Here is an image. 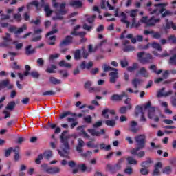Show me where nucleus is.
Returning <instances> with one entry per match:
<instances>
[{"label": "nucleus", "instance_id": "1", "mask_svg": "<svg viewBox=\"0 0 176 176\" xmlns=\"http://www.w3.org/2000/svg\"><path fill=\"white\" fill-rule=\"evenodd\" d=\"M135 141L137 144V147L130 151L131 155L138 156L139 159H142L145 157V151H141L144 149L146 145V135L142 134L135 136ZM138 151H141L138 153Z\"/></svg>", "mask_w": 176, "mask_h": 176}, {"label": "nucleus", "instance_id": "2", "mask_svg": "<svg viewBox=\"0 0 176 176\" xmlns=\"http://www.w3.org/2000/svg\"><path fill=\"white\" fill-rule=\"evenodd\" d=\"M67 133L68 131L65 130L62 132L60 136L61 149L63 153H65V155H69V151H71V146H69V140H71V143L74 144V143L75 142L74 140H76V138H78V136L76 135H69L65 136V134ZM72 137L74 139H72Z\"/></svg>", "mask_w": 176, "mask_h": 176}, {"label": "nucleus", "instance_id": "3", "mask_svg": "<svg viewBox=\"0 0 176 176\" xmlns=\"http://www.w3.org/2000/svg\"><path fill=\"white\" fill-rule=\"evenodd\" d=\"M154 6L155 8H161L160 9V10H159V8H155L154 10H152V8H148V12L150 14H156L157 16H159V14H162L161 17L162 19H164V17H167V16L174 15V12L170 10H166L165 7L167 6V3H157V4H155Z\"/></svg>", "mask_w": 176, "mask_h": 176}, {"label": "nucleus", "instance_id": "4", "mask_svg": "<svg viewBox=\"0 0 176 176\" xmlns=\"http://www.w3.org/2000/svg\"><path fill=\"white\" fill-rule=\"evenodd\" d=\"M104 72H108V71H114L109 73V82L110 83H116V80L119 78V73L118 72V69L113 68L111 66L104 64L103 65Z\"/></svg>", "mask_w": 176, "mask_h": 176}, {"label": "nucleus", "instance_id": "5", "mask_svg": "<svg viewBox=\"0 0 176 176\" xmlns=\"http://www.w3.org/2000/svg\"><path fill=\"white\" fill-rule=\"evenodd\" d=\"M74 43V37L71 35H67L65 36L59 44V47L60 49V53H67L68 52V48H64V46H69Z\"/></svg>", "mask_w": 176, "mask_h": 176}, {"label": "nucleus", "instance_id": "6", "mask_svg": "<svg viewBox=\"0 0 176 176\" xmlns=\"http://www.w3.org/2000/svg\"><path fill=\"white\" fill-rule=\"evenodd\" d=\"M145 52H140L138 53V60L141 64H149L152 63V60H153V57L151 54H146L145 56H144Z\"/></svg>", "mask_w": 176, "mask_h": 176}, {"label": "nucleus", "instance_id": "7", "mask_svg": "<svg viewBox=\"0 0 176 176\" xmlns=\"http://www.w3.org/2000/svg\"><path fill=\"white\" fill-rule=\"evenodd\" d=\"M53 156V151L52 150H47L43 154L38 155V157L35 160L36 164H41V160H43V157L47 160H50V157Z\"/></svg>", "mask_w": 176, "mask_h": 176}, {"label": "nucleus", "instance_id": "8", "mask_svg": "<svg viewBox=\"0 0 176 176\" xmlns=\"http://www.w3.org/2000/svg\"><path fill=\"white\" fill-rule=\"evenodd\" d=\"M24 30H27V25H23V27L17 29L16 26H10L8 29L9 32L14 33V35H17V34H21V32H24Z\"/></svg>", "mask_w": 176, "mask_h": 176}, {"label": "nucleus", "instance_id": "9", "mask_svg": "<svg viewBox=\"0 0 176 176\" xmlns=\"http://www.w3.org/2000/svg\"><path fill=\"white\" fill-rule=\"evenodd\" d=\"M106 168L110 174H116L119 170L121 169L120 168V166L116 164L114 165H112V164H107L106 165Z\"/></svg>", "mask_w": 176, "mask_h": 176}, {"label": "nucleus", "instance_id": "10", "mask_svg": "<svg viewBox=\"0 0 176 176\" xmlns=\"http://www.w3.org/2000/svg\"><path fill=\"white\" fill-rule=\"evenodd\" d=\"M129 43H130V41L129 40H124L122 41V45L124 46L122 49L123 52H134V50H135V47H134V46L133 45H129Z\"/></svg>", "mask_w": 176, "mask_h": 176}, {"label": "nucleus", "instance_id": "11", "mask_svg": "<svg viewBox=\"0 0 176 176\" xmlns=\"http://www.w3.org/2000/svg\"><path fill=\"white\" fill-rule=\"evenodd\" d=\"M6 87H7L8 90H12V89H13V85L10 84L9 79L3 80L0 82V90L6 89Z\"/></svg>", "mask_w": 176, "mask_h": 176}, {"label": "nucleus", "instance_id": "12", "mask_svg": "<svg viewBox=\"0 0 176 176\" xmlns=\"http://www.w3.org/2000/svg\"><path fill=\"white\" fill-rule=\"evenodd\" d=\"M123 97H129L126 92L122 91L120 95L113 94L112 95L111 100V101H122L123 100Z\"/></svg>", "mask_w": 176, "mask_h": 176}, {"label": "nucleus", "instance_id": "13", "mask_svg": "<svg viewBox=\"0 0 176 176\" xmlns=\"http://www.w3.org/2000/svg\"><path fill=\"white\" fill-rule=\"evenodd\" d=\"M88 132L91 133L92 137H100V135L105 134V129H102L100 131H96L94 129H88Z\"/></svg>", "mask_w": 176, "mask_h": 176}, {"label": "nucleus", "instance_id": "14", "mask_svg": "<svg viewBox=\"0 0 176 176\" xmlns=\"http://www.w3.org/2000/svg\"><path fill=\"white\" fill-rule=\"evenodd\" d=\"M156 23H160V19H155V16H153L148 19L146 27H155Z\"/></svg>", "mask_w": 176, "mask_h": 176}, {"label": "nucleus", "instance_id": "15", "mask_svg": "<svg viewBox=\"0 0 176 176\" xmlns=\"http://www.w3.org/2000/svg\"><path fill=\"white\" fill-rule=\"evenodd\" d=\"M162 167H163V164H162V162H157L155 166V169L153 171L152 175H160V170L159 168H162Z\"/></svg>", "mask_w": 176, "mask_h": 176}, {"label": "nucleus", "instance_id": "16", "mask_svg": "<svg viewBox=\"0 0 176 176\" xmlns=\"http://www.w3.org/2000/svg\"><path fill=\"white\" fill-rule=\"evenodd\" d=\"M69 5L72 8H74V9H80L83 6V2L80 1H73L69 3Z\"/></svg>", "mask_w": 176, "mask_h": 176}, {"label": "nucleus", "instance_id": "17", "mask_svg": "<svg viewBox=\"0 0 176 176\" xmlns=\"http://www.w3.org/2000/svg\"><path fill=\"white\" fill-rule=\"evenodd\" d=\"M60 171H61V169H60L57 166H54V167L50 166V168L48 169H47V173L51 174V175L58 174V173H60Z\"/></svg>", "mask_w": 176, "mask_h": 176}, {"label": "nucleus", "instance_id": "18", "mask_svg": "<svg viewBox=\"0 0 176 176\" xmlns=\"http://www.w3.org/2000/svg\"><path fill=\"white\" fill-rule=\"evenodd\" d=\"M138 74H140V75H142V76H143L144 78H149V73L148 72L146 69H145V67H141L138 71Z\"/></svg>", "mask_w": 176, "mask_h": 176}, {"label": "nucleus", "instance_id": "19", "mask_svg": "<svg viewBox=\"0 0 176 176\" xmlns=\"http://www.w3.org/2000/svg\"><path fill=\"white\" fill-rule=\"evenodd\" d=\"M44 12L46 14V17H50L52 14H53V10L50 9V6H49V3H47L44 8Z\"/></svg>", "mask_w": 176, "mask_h": 176}, {"label": "nucleus", "instance_id": "20", "mask_svg": "<svg viewBox=\"0 0 176 176\" xmlns=\"http://www.w3.org/2000/svg\"><path fill=\"white\" fill-rule=\"evenodd\" d=\"M152 163H153V162L151 160V158H148V160L144 161L141 163V167L144 168H149Z\"/></svg>", "mask_w": 176, "mask_h": 176}, {"label": "nucleus", "instance_id": "21", "mask_svg": "<svg viewBox=\"0 0 176 176\" xmlns=\"http://www.w3.org/2000/svg\"><path fill=\"white\" fill-rule=\"evenodd\" d=\"M138 126V123H137V122L135 121H131V124H130V131L132 133H137L138 131V129L137 128H135V126Z\"/></svg>", "mask_w": 176, "mask_h": 176}, {"label": "nucleus", "instance_id": "22", "mask_svg": "<svg viewBox=\"0 0 176 176\" xmlns=\"http://www.w3.org/2000/svg\"><path fill=\"white\" fill-rule=\"evenodd\" d=\"M149 69L152 71L154 74H156L157 75H160L162 72H163L162 69H159L157 71V67H156V65H152L149 67Z\"/></svg>", "mask_w": 176, "mask_h": 176}, {"label": "nucleus", "instance_id": "23", "mask_svg": "<svg viewBox=\"0 0 176 176\" xmlns=\"http://www.w3.org/2000/svg\"><path fill=\"white\" fill-rule=\"evenodd\" d=\"M74 60H78L82 58V51L79 49L76 50L74 54Z\"/></svg>", "mask_w": 176, "mask_h": 176}, {"label": "nucleus", "instance_id": "24", "mask_svg": "<svg viewBox=\"0 0 176 176\" xmlns=\"http://www.w3.org/2000/svg\"><path fill=\"white\" fill-rule=\"evenodd\" d=\"M140 113H144V108L140 105H137L135 107V116L138 117Z\"/></svg>", "mask_w": 176, "mask_h": 176}, {"label": "nucleus", "instance_id": "25", "mask_svg": "<svg viewBox=\"0 0 176 176\" xmlns=\"http://www.w3.org/2000/svg\"><path fill=\"white\" fill-rule=\"evenodd\" d=\"M58 32V30H57V24L55 23L52 26V30L50 31L48 33L46 34V37L50 36V35H54V34H57Z\"/></svg>", "mask_w": 176, "mask_h": 176}, {"label": "nucleus", "instance_id": "26", "mask_svg": "<svg viewBox=\"0 0 176 176\" xmlns=\"http://www.w3.org/2000/svg\"><path fill=\"white\" fill-rule=\"evenodd\" d=\"M32 45H29L25 47V55L30 56V54H34L35 53V49L31 50Z\"/></svg>", "mask_w": 176, "mask_h": 176}, {"label": "nucleus", "instance_id": "27", "mask_svg": "<svg viewBox=\"0 0 176 176\" xmlns=\"http://www.w3.org/2000/svg\"><path fill=\"white\" fill-rule=\"evenodd\" d=\"M172 173H173V169L170 166H166L162 169V174L170 175Z\"/></svg>", "mask_w": 176, "mask_h": 176}, {"label": "nucleus", "instance_id": "28", "mask_svg": "<svg viewBox=\"0 0 176 176\" xmlns=\"http://www.w3.org/2000/svg\"><path fill=\"white\" fill-rule=\"evenodd\" d=\"M0 20L1 21H5V20H9L10 19V15L8 14H5V13H3V10H0Z\"/></svg>", "mask_w": 176, "mask_h": 176}, {"label": "nucleus", "instance_id": "29", "mask_svg": "<svg viewBox=\"0 0 176 176\" xmlns=\"http://www.w3.org/2000/svg\"><path fill=\"white\" fill-rule=\"evenodd\" d=\"M59 67H65V68H72V65L67 63V61L62 60L58 63Z\"/></svg>", "mask_w": 176, "mask_h": 176}, {"label": "nucleus", "instance_id": "30", "mask_svg": "<svg viewBox=\"0 0 176 176\" xmlns=\"http://www.w3.org/2000/svg\"><path fill=\"white\" fill-rule=\"evenodd\" d=\"M165 89L164 87L162 88L157 94V98H160V97H164V96H168L169 94H171V91L167 92L164 94L163 91H164Z\"/></svg>", "mask_w": 176, "mask_h": 176}, {"label": "nucleus", "instance_id": "31", "mask_svg": "<svg viewBox=\"0 0 176 176\" xmlns=\"http://www.w3.org/2000/svg\"><path fill=\"white\" fill-rule=\"evenodd\" d=\"M50 82L52 85H60L61 84V80L57 79L56 77H50Z\"/></svg>", "mask_w": 176, "mask_h": 176}, {"label": "nucleus", "instance_id": "32", "mask_svg": "<svg viewBox=\"0 0 176 176\" xmlns=\"http://www.w3.org/2000/svg\"><path fill=\"white\" fill-rule=\"evenodd\" d=\"M14 107H16V102L11 101L7 104L6 109H8V111H13L14 109Z\"/></svg>", "mask_w": 176, "mask_h": 176}, {"label": "nucleus", "instance_id": "33", "mask_svg": "<svg viewBox=\"0 0 176 176\" xmlns=\"http://www.w3.org/2000/svg\"><path fill=\"white\" fill-rule=\"evenodd\" d=\"M76 120H75L74 118H67V122H69V123H71V122H73V123L71 124L70 126V129H75L76 126H78V121H76Z\"/></svg>", "mask_w": 176, "mask_h": 176}, {"label": "nucleus", "instance_id": "34", "mask_svg": "<svg viewBox=\"0 0 176 176\" xmlns=\"http://www.w3.org/2000/svg\"><path fill=\"white\" fill-rule=\"evenodd\" d=\"M134 89H138V85H141V80L138 78H134L131 82Z\"/></svg>", "mask_w": 176, "mask_h": 176}, {"label": "nucleus", "instance_id": "35", "mask_svg": "<svg viewBox=\"0 0 176 176\" xmlns=\"http://www.w3.org/2000/svg\"><path fill=\"white\" fill-rule=\"evenodd\" d=\"M30 75L32 76V78H34V79H39V77L41 76V74L38 72L36 70H33L30 73Z\"/></svg>", "mask_w": 176, "mask_h": 176}, {"label": "nucleus", "instance_id": "36", "mask_svg": "<svg viewBox=\"0 0 176 176\" xmlns=\"http://www.w3.org/2000/svg\"><path fill=\"white\" fill-rule=\"evenodd\" d=\"M155 111H156V109L155 107H151L148 109V119L153 118V116H155Z\"/></svg>", "mask_w": 176, "mask_h": 176}, {"label": "nucleus", "instance_id": "37", "mask_svg": "<svg viewBox=\"0 0 176 176\" xmlns=\"http://www.w3.org/2000/svg\"><path fill=\"white\" fill-rule=\"evenodd\" d=\"M54 69H57V66L52 65L51 67H47L45 71L47 74H54L56 72Z\"/></svg>", "mask_w": 176, "mask_h": 176}, {"label": "nucleus", "instance_id": "38", "mask_svg": "<svg viewBox=\"0 0 176 176\" xmlns=\"http://www.w3.org/2000/svg\"><path fill=\"white\" fill-rule=\"evenodd\" d=\"M69 115H72V116H76V113H72L71 111H65L60 116L59 119H64V118H67V116H69Z\"/></svg>", "mask_w": 176, "mask_h": 176}, {"label": "nucleus", "instance_id": "39", "mask_svg": "<svg viewBox=\"0 0 176 176\" xmlns=\"http://www.w3.org/2000/svg\"><path fill=\"white\" fill-rule=\"evenodd\" d=\"M135 69H138V63H134L133 66H129L127 67V71L129 72H133V71H135Z\"/></svg>", "mask_w": 176, "mask_h": 176}, {"label": "nucleus", "instance_id": "40", "mask_svg": "<svg viewBox=\"0 0 176 176\" xmlns=\"http://www.w3.org/2000/svg\"><path fill=\"white\" fill-rule=\"evenodd\" d=\"M99 148L101 151H111V145L106 146L104 143H101L99 145Z\"/></svg>", "mask_w": 176, "mask_h": 176}, {"label": "nucleus", "instance_id": "41", "mask_svg": "<svg viewBox=\"0 0 176 176\" xmlns=\"http://www.w3.org/2000/svg\"><path fill=\"white\" fill-rule=\"evenodd\" d=\"M168 64H170V65H173V66L176 65V54L172 56L169 58Z\"/></svg>", "mask_w": 176, "mask_h": 176}, {"label": "nucleus", "instance_id": "42", "mask_svg": "<svg viewBox=\"0 0 176 176\" xmlns=\"http://www.w3.org/2000/svg\"><path fill=\"white\" fill-rule=\"evenodd\" d=\"M77 168L78 170H80V171H82V173H86L87 166H86V164H81L77 165Z\"/></svg>", "mask_w": 176, "mask_h": 176}, {"label": "nucleus", "instance_id": "43", "mask_svg": "<svg viewBox=\"0 0 176 176\" xmlns=\"http://www.w3.org/2000/svg\"><path fill=\"white\" fill-rule=\"evenodd\" d=\"M151 46L153 49H156V50H158V52H162V45H160V44L157 43H153L151 44Z\"/></svg>", "mask_w": 176, "mask_h": 176}, {"label": "nucleus", "instance_id": "44", "mask_svg": "<svg viewBox=\"0 0 176 176\" xmlns=\"http://www.w3.org/2000/svg\"><path fill=\"white\" fill-rule=\"evenodd\" d=\"M126 162L129 164H137V160H134V158L131 156H129L126 158Z\"/></svg>", "mask_w": 176, "mask_h": 176}, {"label": "nucleus", "instance_id": "45", "mask_svg": "<svg viewBox=\"0 0 176 176\" xmlns=\"http://www.w3.org/2000/svg\"><path fill=\"white\" fill-rule=\"evenodd\" d=\"M105 124L107 126H109V127H113V126L116 124V122L115 121V120H107L105 121Z\"/></svg>", "mask_w": 176, "mask_h": 176}, {"label": "nucleus", "instance_id": "46", "mask_svg": "<svg viewBox=\"0 0 176 176\" xmlns=\"http://www.w3.org/2000/svg\"><path fill=\"white\" fill-rule=\"evenodd\" d=\"M127 109H129L126 106L121 107L119 109V113L121 115H126V113H127Z\"/></svg>", "mask_w": 176, "mask_h": 176}, {"label": "nucleus", "instance_id": "47", "mask_svg": "<svg viewBox=\"0 0 176 176\" xmlns=\"http://www.w3.org/2000/svg\"><path fill=\"white\" fill-rule=\"evenodd\" d=\"M12 152H13V147H10L8 149H6L4 153V156L6 157H9L10 156Z\"/></svg>", "mask_w": 176, "mask_h": 176}, {"label": "nucleus", "instance_id": "48", "mask_svg": "<svg viewBox=\"0 0 176 176\" xmlns=\"http://www.w3.org/2000/svg\"><path fill=\"white\" fill-rule=\"evenodd\" d=\"M64 16L61 15L60 13L56 12V16L52 17V20L56 21V20H63Z\"/></svg>", "mask_w": 176, "mask_h": 176}, {"label": "nucleus", "instance_id": "49", "mask_svg": "<svg viewBox=\"0 0 176 176\" xmlns=\"http://www.w3.org/2000/svg\"><path fill=\"white\" fill-rule=\"evenodd\" d=\"M109 112V109H104L102 112V116H104L105 119H109V115H108Z\"/></svg>", "mask_w": 176, "mask_h": 176}, {"label": "nucleus", "instance_id": "50", "mask_svg": "<svg viewBox=\"0 0 176 176\" xmlns=\"http://www.w3.org/2000/svg\"><path fill=\"white\" fill-rule=\"evenodd\" d=\"M86 145L88 148H98V145L94 144L93 141L87 142Z\"/></svg>", "mask_w": 176, "mask_h": 176}, {"label": "nucleus", "instance_id": "51", "mask_svg": "<svg viewBox=\"0 0 176 176\" xmlns=\"http://www.w3.org/2000/svg\"><path fill=\"white\" fill-rule=\"evenodd\" d=\"M140 174H142V175H148V174H149V169L147 168H142L140 169Z\"/></svg>", "mask_w": 176, "mask_h": 176}, {"label": "nucleus", "instance_id": "52", "mask_svg": "<svg viewBox=\"0 0 176 176\" xmlns=\"http://www.w3.org/2000/svg\"><path fill=\"white\" fill-rule=\"evenodd\" d=\"M166 24L164 26L165 30H170L171 28V25L173 24V21H168V19H166Z\"/></svg>", "mask_w": 176, "mask_h": 176}, {"label": "nucleus", "instance_id": "53", "mask_svg": "<svg viewBox=\"0 0 176 176\" xmlns=\"http://www.w3.org/2000/svg\"><path fill=\"white\" fill-rule=\"evenodd\" d=\"M152 38H153L154 39H160V38H162V34L158 32H153L152 34Z\"/></svg>", "mask_w": 176, "mask_h": 176}, {"label": "nucleus", "instance_id": "54", "mask_svg": "<svg viewBox=\"0 0 176 176\" xmlns=\"http://www.w3.org/2000/svg\"><path fill=\"white\" fill-rule=\"evenodd\" d=\"M25 71L24 72V75L25 76H28V75H30V71H31V67L28 65H26L25 66Z\"/></svg>", "mask_w": 176, "mask_h": 176}, {"label": "nucleus", "instance_id": "55", "mask_svg": "<svg viewBox=\"0 0 176 176\" xmlns=\"http://www.w3.org/2000/svg\"><path fill=\"white\" fill-rule=\"evenodd\" d=\"M120 65L122 68H126L129 65V62L127 59H124L120 60Z\"/></svg>", "mask_w": 176, "mask_h": 176}, {"label": "nucleus", "instance_id": "56", "mask_svg": "<svg viewBox=\"0 0 176 176\" xmlns=\"http://www.w3.org/2000/svg\"><path fill=\"white\" fill-rule=\"evenodd\" d=\"M130 101H131V99L130 98H127L124 100V104H126V105H128L127 109L129 110L131 109V108H132L131 104H130Z\"/></svg>", "mask_w": 176, "mask_h": 176}, {"label": "nucleus", "instance_id": "57", "mask_svg": "<svg viewBox=\"0 0 176 176\" xmlns=\"http://www.w3.org/2000/svg\"><path fill=\"white\" fill-rule=\"evenodd\" d=\"M138 12V9L131 10L130 11V16L133 17V19L135 18V16H137Z\"/></svg>", "mask_w": 176, "mask_h": 176}, {"label": "nucleus", "instance_id": "58", "mask_svg": "<svg viewBox=\"0 0 176 176\" xmlns=\"http://www.w3.org/2000/svg\"><path fill=\"white\" fill-rule=\"evenodd\" d=\"M96 20V15H92L88 18H87V23L89 24H93V22Z\"/></svg>", "mask_w": 176, "mask_h": 176}, {"label": "nucleus", "instance_id": "59", "mask_svg": "<svg viewBox=\"0 0 176 176\" xmlns=\"http://www.w3.org/2000/svg\"><path fill=\"white\" fill-rule=\"evenodd\" d=\"M59 74L62 75L63 78H68V72L67 70H59Z\"/></svg>", "mask_w": 176, "mask_h": 176}, {"label": "nucleus", "instance_id": "60", "mask_svg": "<svg viewBox=\"0 0 176 176\" xmlns=\"http://www.w3.org/2000/svg\"><path fill=\"white\" fill-rule=\"evenodd\" d=\"M120 16H122L121 21L122 23H126L127 21V15H126V13L121 12Z\"/></svg>", "mask_w": 176, "mask_h": 176}, {"label": "nucleus", "instance_id": "61", "mask_svg": "<svg viewBox=\"0 0 176 176\" xmlns=\"http://www.w3.org/2000/svg\"><path fill=\"white\" fill-rule=\"evenodd\" d=\"M56 94V92L50 90V91H47L45 92H43L42 94V96H54Z\"/></svg>", "mask_w": 176, "mask_h": 176}, {"label": "nucleus", "instance_id": "62", "mask_svg": "<svg viewBox=\"0 0 176 176\" xmlns=\"http://www.w3.org/2000/svg\"><path fill=\"white\" fill-rule=\"evenodd\" d=\"M88 91L89 93H96V92L100 91V88L91 87L88 89Z\"/></svg>", "mask_w": 176, "mask_h": 176}, {"label": "nucleus", "instance_id": "63", "mask_svg": "<svg viewBox=\"0 0 176 176\" xmlns=\"http://www.w3.org/2000/svg\"><path fill=\"white\" fill-rule=\"evenodd\" d=\"M92 85H93V82L87 81L84 84V87H85V89H90V87H91Z\"/></svg>", "mask_w": 176, "mask_h": 176}, {"label": "nucleus", "instance_id": "64", "mask_svg": "<svg viewBox=\"0 0 176 176\" xmlns=\"http://www.w3.org/2000/svg\"><path fill=\"white\" fill-rule=\"evenodd\" d=\"M14 20H16L18 22L21 21V14H14L13 16Z\"/></svg>", "mask_w": 176, "mask_h": 176}]
</instances>
